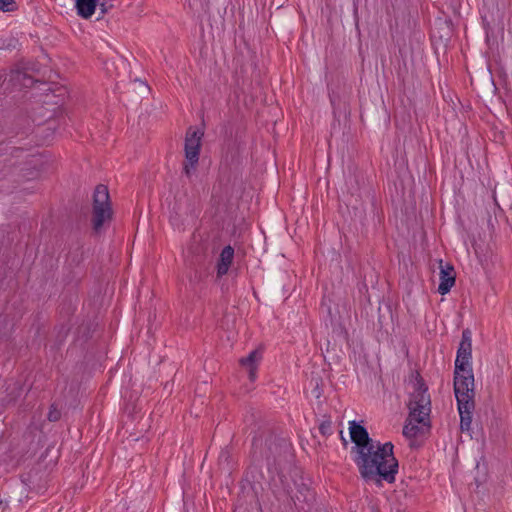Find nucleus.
<instances>
[{
    "label": "nucleus",
    "mask_w": 512,
    "mask_h": 512,
    "mask_svg": "<svg viewBox=\"0 0 512 512\" xmlns=\"http://www.w3.org/2000/svg\"><path fill=\"white\" fill-rule=\"evenodd\" d=\"M0 10L4 12L13 11V0H0Z\"/></svg>",
    "instance_id": "16"
},
{
    "label": "nucleus",
    "mask_w": 512,
    "mask_h": 512,
    "mask_svg": "<svg viewBox=\"0 0 512 512\" xmlns=\"http://www.w3.org/2000/svg\"><path fill=\"white\" fill-rule=\"evenodd\" d=\"M341 439H342L343 444L346 446L347 445V440L343 436H341Z\"/></svg>",
    "instance_id": "20"
},
{
    "label": "nucleus",
    "mask_w": 512,
    "mask_h": 512,
    "mask_svg": "<svg viewBox=\"0 0 512 512\" xmlns=\"http://www.w3.org/2000/svg\"><path fill=\"white\" fill-rule=\"evenodd\" d=\"M100 1V11L102 15L108 13V11L113 8L114 0H99Z\"/></svg>",
    "instance_id": "15"
},
{
    "label": "nucleus",
    "mask_w": 512,
    "mask_h": 512,
    "mask_svg": "<svg viewBox=\"0 0 512 512\" xmlns=\"http://www.w3.org/2000/svg\"><path fill=\"white\" fill-rule=\"evenodd\" d=\"M319 430L322 435H329L331 433V421H323L319 426Z\"/></svg>",
    "instance_id": "17"
},
{
    "label": "nucleus",
    "mask_w": 512,
    "mask_h": 512,
    "mask_svg": "<svg viewBox=\"0 0 512 512\" xmlns=\"http://www.w3.org/2000/svg\"><path fill=\"white\" fill-rule=\"evenodd\" d=\"M8 45H6L5 40L0 38V50L6 49Z\"/></svg>",
    "instance_id": "19"
},
{
    "label": "nucleus",
    "mask_w": 512,
    "mask_h": 512,
    "mask_svg": "<svg viewBox=\"0 0 512 512\" xmlns=\"http://www.w3.org/2000/svg\"><path fill=\"white\" fill-rule=\"evenodd\" d=\"M359 473L366 481H379L383 479L388 483L395 481L398 472V461L393 454V444L379 441L354 455Z\"/></svg>",
    "instance_id": "1"
},
{
    "label": "nucleus",
    "mask_w": 512,
    "mask_h": 512,
    "mask_svg": "<svg viewBox=\"0 0 512 512\" xmlns=\"http://www.w3.org/2000/svg\"><path fill=\"white\" fill-rule=\"evenodd\" d=\"M5 81V73L3 71H0V87Z\"/></svg>",
    "instance_id": "18"
},
{
    "label": "nucleus",
    "mask_w": 512,
    "mask_h": 512,
    "mask_svg": "<svg viewBox=\"0 0 512 512\" xmlns=\"http://www.w3.org/2000/svg\"><path fill=\"white\" fill-rule=\"evenodd\" d=\"M269 450L275 456L290 454L291 444L284 438L274 439V441L269 443Z\"/></svg>",
    "instance_id": "13"
},
{
    "label": "nucleus",
    "mask_w": 512,
    "mask_h": 512,
    "mask_svg": "<svg viewBox=\"0 0 512 512\" xmlns=\"http://www.w3.org/2000/svg\"><path fill=\"white\" fill-rule=\"evenodd\" d=\"M100 8L99 0H76L75 8L78 16L83 19H89L96 11V7Z\"/></svg>",
    "instance_id": "12"
},
{
    "label": "nucleus",
    "mask_w": 512,
    "mask_h": 512,
    "mask_svg": "<svg viewBox=\"0 0 512 512\" xmlns=\"http://www.w3.org/2000/svg\"><path fill=\"white\" fill-rule=\"evenodd\" d=\"M262 359L260 350L255 349L247 357L240 359V364L248 370L249 379L254 381L257 374V366Z\"/></svg>",
    "instance_id": "9"
},
{
    "label": "nucleus",
    "mask_w": 512,
    "mask_h": 512,
    "mask_svg": "<svg viewBox=\"0 0 512 512\" xmlns=\"http://www.w3.org/2000/svg\"><path fill=\"white\" fill-rule=\"evenodd\" d=\"M409 416L403 427V435L413 438L430 427L431 398L422 378H417L410 393Z\"/></svg>",
    "instance_id": "2"
},
{
    "label": "nucleus",
    "mask_w": 512,
    "mask_h": 512,
    "mask_svg": "<svg viewBox=\"0 0 512 512\" xmlns=\"http://www.w3.org/2000/svg\"><path fill=\"white\" fill-rule=\"evenodd\" d=\"M458 405V411L460 415V428L461 431H469L472 423V412L474 410V402L460 403Z\"/></svg>",
    "instance_id": "10"
},
{
    "label": "nucleus",
    "mask_w": 512,
    "mask_h": 512,
    "mask_svg": "<svg viewBox=\"0 0 512 512\" xmlns=\"http://www.w3.org/2000/svg\"><path fill=\"white\" fill-rule=\"evenodd\" d=\"M440 273H439V286L438 292L441 295L447 294L453 285L455 284V272L453 266L449 264H443V261L440 260Z\"/></svg>",
    "instance_id": "8"
},
{
    "label": "nucleus",
    "mask_w": 512,
    "mask_h": 512,
    "mask_svg": "<svg viewBox=\"0 0 512 512\" xmlns=\"http://www.w3.org/2000/svg\"><path fill=\"white\" fill-rule=\"evenodd\" d=\"M454 392L457 404L474 402L473 371H454Z\"/></svg>",
    "instance_id": "5"
},
{
    "label": "nucleus",
    "mask_w": 512,
    "mask_h": 512,
    "mask_svg": "<svg viewBox=\"0 0 512 512\" xmlns=\"http://www.w3.org/2000/svg\"><path fill=\"white\" fill-rule=\"evenodd\" d=\"M472 335L469 329L462 332L461 342L455 360V371H472Z\"/></svg>",
    "instance_id": "6"
},
{
    "label": "nucleus",
    "mask_w": 512,
    "mask_h": 512,
    "mask_svg": "<svg viewBox=\"0 0 512 512\" xmlns=\"http://www.w3.org/2000/svg\"><path fill=\"white\" fill-rule=\"evenodd\" d=\"M234 257V249L228 245L223 248V250L220 253V258L217 263V276L222 277L223 275L227 274L229 267L233 261Z\"/></svg>",
    "instance_id": "11"
},
{
    "label": "nucleus",
    "mask_w": 512,
    "mask_h": 512,
    "mask_svg": "<svg viewBox=\"0 0 512 512\" xmlns=\"http://www.w3.org/2000/svg\"><path fill=\"white\" fill-rule=\"evenodd\" d=\"M349 424L350 437L352 442L355 444L351 451L354 455L360 453L361 449L365 450L370 446V444H374L376 442L369 437L364 426L356 423L355 421H351Z\"/></svg>",
    "instance_id": "7"
},
{
    "label": "nucleus",
    "mask_w": 512,
    "mask_h": 512,
    "mask_svg": "<svg viewBox=\"0 0 512 512\" xmlns=\"http://www.w3.org/2000/svg\"><path fill=\"white\" fill-rule=\"evenodd\" d=\"M112 218L109 191L107 186L98 185L93 194L92 226L96 233H99L103 225Z\"/></svg>",
    "instance_id": "3"
},
{
    "label": "nucleus",
    "mask_w": 512,
    "mask_h": 512,
    "mask_svg": "<svg viewBox=\"0 0 512 512\" xmlns=\"http://www.w3.org/2000/svg\"><path fill=\"white\" fill-rule=\"evenodd\" d=\"M61 412L59 409L56 408L55 405H51L49 413H48V419L51 422H56L60 419Z\"/></svg>",
    "instance_id": "14"
},
{
    "label": "nucleus",
    "mask_w": 512,
    "mask_h": 512,
    "mask_svg": "<svg viewBox=\"0 0 512 512\" xmlns=\"http://www.w3.org/2000/svg\"><path fill=\"white\" fill-rule=\"evenodd\" d=\"M203 133L199 130L189 128L185 138V158L187 163L184 165L183 172L190 177L199 161V153L201 147V138Z\"/></svg>",
    "instance_id": "4"
}]
</instances>
